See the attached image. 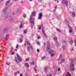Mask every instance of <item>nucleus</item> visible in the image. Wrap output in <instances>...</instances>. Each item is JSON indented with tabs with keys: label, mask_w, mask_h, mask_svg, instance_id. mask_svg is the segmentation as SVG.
<instances>
[{
	"label": "nucleus",
	"mask_w": 76,
	"mask_h": 76,
	"mask_svg": "<svg viewBox=\"0 0 76 76\" xmlns=\"http://www.w3.org/2000/svg\"><path fill=\"white\" fill-rule=\"evenodd\" d=\"M27 32V31L26 30H25L24 31V33H25Z\"/></svg>",
	"instance_id": "obj_39"
},
{
	"label": "nucleus",
	"mask_w": 76,
	"mask_h": 76,
	"mask_svg": "<svg viewBox=\"0 0 76 76\" xmlns=\"http://www.w3.org/2000/svg\"><path fill=\"white\" fill-rule=\"evenodd\" d=\"M6 65H7V66H9L10 64V62H9L7 61L6 62Z\"/></svg>",
	"instance_id": "obj_15"
},
{
	"label": "nucleus",
	"mask_w": 76,
	"mask_h": 76,
	"mask_svg": "<svg viewBox=\"0 0 76 76\" xmlns=\"http://www.w3.org/2000/svg\"><path fill=\"white\" fill-rule=\"evenodd\" d=\"M62 4H65L66 6H67L68 2L66 0H64L61 1Z\"/></svg>",
	"instance_id": "obj_6"
},
{
	"label": "nucleus",
	"mask_w": 76,
	"mask_h": 76,
	"mask_svg": "<svg viewBox=\"0 0 76 76\" xmlns=\"http://www.w3.org/2000/svg\"><path fill=\"white\" fill-rule=\"evenodd\" d=\"M62 48L63 50H65V48H66V46L65 45V46H63Z\"/></svg>",
	"instance_id": "obj_30"
},
{
	"label": "nucleus",
	"mask_w": 76,
	"mask_h": 76,
	"mask_svg": "<svg viewBox=\"0 0 76 76\" xmlns=\"http://www.w3.org/2000/svg\"><path fill=\"white\" fill-rule=\"evenodd\" d=\"M19 73H20V72H19V71H17V72H15V75H16L19 74Z\"/></svg>",
	"instance_id": "obj_18"
},
{
	"label": "nucleus",
	"mask_w": 76,
	"mask_h": 76,
	"mask_svg": "<svg viewBox=\"0 0 76 76\" xmlns=\"http://www.w3.org/2000/svg\"><path fill=\"white\" fill-rule=\"evenodd\" d=\"M27 44L28 45V51L29 52L30 51V48L31 49V50H32L33 49V47H32V45H31L30 44V43L29 42H27Z\"/></svg>",
	"instance_id": "obj_5"
},
{
	"label": "nucleus",
	"mask_w": 76,
	"mask_h": 76,
	"mask_svg": "<svg viewBox=\"0 0 76 76\" xmlns=\"http://www.w3.org/2000/svg\"><path fill=\"white\" fill-rule=\"evenodd\" d=\"M58 71H60V68H58Z\"/></svg>",
	"instance_id": "obj_42"
},
{
	"label": "nucleus",
	"mask_w": 76,
	"mask_h": 76,
	"mask_svg": "<svg viewBox=\"0 0 76 76\" xmlns=\"http://www.w3.org/2000/svg\"><path fill=\"white\" fill-rule=\"evenodd\" d=\"M28 58H27L26 59V61H28Z\"/></svg>",
	"instance_id": "obj_48"
},
{
	"label": "nucleus",
	"mask_w": 76,
	"mask_h": 76,
	"mask_svg": "<svg viewBox=\"0 0 76 76\" xmlns=\"http://www.w3.org/2000/svg\"><path fill=\"white\" fill-rule=\"evenodd\" d=\"M45 58V56L42 57V60H44Z\"/></svg>",
	"instance_id": "obj_26"
},
{
	"label": "nucleus",
	"mask_w": 76,
	"mask_h": 76,
	"mask_svg": "<svg viewBox=\"0 0 76 76\" xmlns=\"http://www.w3.org/2000/svg\"><path fill=\"white\" fill-rule=\"evenodd\" d=\"M36 13L34 11L33 12L30 17V22L31 23V25L32 27L34 26V20L35 19V17L36 16Z\"/></svg>",
	"instance_id": "obj_1"
},
{
	"label": "nucleus",
	"mask_w": 76,
	"mask_h": 76,
	"mask_svg": "<svg viewBox=\"0 0 76 76\" xmlns=\"http://www.w3.org/2000/svg\"><path fill=\"white\" fill-rule=\"evenodd\" d=\"M51 74H48L46 75V76H51Z\"/></svg>",
	"instance_id": "obj_35"
},
{
	"label": "nucleus",
	"mask_w": 76,
	"mask_h": 76,
	"mask_svg": "<svg viewBox=\"0 0 76 76\" xmlns=\"http://www.w3.org/2000/svg\"><path fill=\"white\" fill-rule=\"evenodd\" d=\"M75 29H76V26L75 27Z\"/></svg>",
	"instance_id": "obj_64"
},
{
	"label": "nucleus",
	"mask_w": 76,
	"mask_h": 76,
	"mask_svg": "<svg viewBox=\"0 0 76 76\" xmlns=\"http://www.w3.org/2000/svg\"><path fill=\"white\" fill-rule=\"evenodd\" d=\"M55 11H56V10H54V11L55 12Z\"/></svg>",
	"instance_id": "obj_63"
},
{
	"label": "nucleus",
	"mask_w": 76,
	"mask_h": 76,
	"mask_svg": "<svg viewBox=\"0 0 76 76\" xmlns=\"http://www.w3.org/2000/svg\"><path fill=\"white\" fill-rule=\"evenodd\" d=\"M62 57V56L61 55H60L59 56V58H61Z\"/></svg>",
	"instance_id": "obj_40"
},
{
	"label": "nucleus",
	"mask_w": 76,
	"mask_h": 76,
	"mask_svg": "<svg viewBox=\"0 0 76 76\" xmlns=\"http://www.w3.org/2000/svg\"><path fill=\"white\" fill-rule=\"evenodd\" d=\"M42 0H39V2H41V1H42Z\"/></svg>",
	"instance_id": "obj_45"
},
{
	"label": "nucleus",
	"mask_w": 76,
	"mask_h": 76,
	"mask_svg": "<svg viewBox=\"0 0 76 76\" xmlns=\"http://www.w3.org/2000/svg\"><path fill=\"white\" fill-rule=\"evenodd\" d=\"M37 52L39 53V49H37Z\"/></svg>",
	"instance_id": "obj_43"
},
{
	"label": "nucleus",
	"mask_w": 76,
	"mask_h": 76,
	"mask_svg": "<svg viewBox=\"0 0 76 76\" xmlns=\"http://www.w3.org/2000/svg\"><path fill=\"white\" fill-rule=\"evenodd\" d=\"M57 3H58V1H57Z\"/></svg>",
	"instance_id": "obj_58"
},
{
	"label": "nucleus",
	"mask_w": 76,
	"mask_h": 76,
	"mask_svg": "<svg viewBox=\"0 0 76 76\" xmlns=\"http://www.w3.org/2000/svg\"><path fill=\"white\" fill-rule=\"evenodd\" d=\"M25 66H26L27 67H29V64L27 63H25Z\"/></svg>",
	"instance_id": "obj_14"
},
{
	"label": "nucleus",
	"mask_w": 76,
	"mask_h": 76,
	"mask_svg": "<svg viewBox=\"0 0 76 76\" xmlns=\"http://www.w3.org/2000/svg\"><path fill=\"white\" fill-rule=\"evenodd\" d=\"M18 47H19V45H18V44H17L16 48H17V49H18Z\"/></svg>",
	"instance_id": "obj_31"
},
{
	"label": "nucleus",
	"mask_w": 76,
	"mask_h": 76,
	"mask_svg": "<svg viewBox=\"0 0 76 76\" xmlns=\"http://www.w3.org/2000/svg\"><path fill=\"white\" fill-rule=\"evenodd\" d=\"M37 38H38V39H40V37H37Z\"/></svg>",
	"instance_id": "obj_47"
},
{
	"label": "nucleus",
	"mask_w": 76,
	"mask_h": 76,
	"mask_svg": "<svg viewBox=\"0 0 76 76\" xmlns=\"http://www.w3.org/2000/svg\"><path fill=\"white\" fill-rule=\"evenodd\" d=\"M55 9H57V6H56L55 7Z\"/></svg>",
	"instance_id": "obj_53"
},
{
	"label": "nucleus",
	"mask_w": 76,
	"mask_h": 76,
	"mask_svg": "<svg viewBox=\"0 0 76 76\" xmlns=\"http://www.w3.org/2000/svg\"><path fill=\"white\" fill-rule=\"evenodd\" d=\"M65 61V59H62L61 60V63H64V61Z\"/></svg>",
	"instance_id": "obj_20"
},
{
	"label": "nucleus",
	"mask_w": 76,
	"mask_h": 76,
	"mask_svg": "<svg viewBox=\"0 0 76 76\" xmlns=\"http://www.w3.org/2000/svg\"><path fill=\"white\" fill-rule=\"evenodd\" d=\"M25 76H30V75H29V74L28 73H26L25 74Z\"/></svg>",
	"instance_id": "obj_21"
},
{
	"label": "nucleus",
	"mask_w": 76,
	"mask_h": 76,
	"mask_svg": "<svg viewBox=\"0 0 76 76\" xmlns=\"http://www.w3.org/2000/svg\"><path fill=\"white\" fill-rule=\"evenodd\" d=\"M73 40H71L70 42V44H71V45H72V44H73Z\"/></svg>",
	"instance_id": "obj_25"
},
{
	"label": "nucleus",
	"mask_w": 76,
	"mask_h": 76,
	"mask_svg": "<svg viewBox=\"0 0 76 76\" xmlns=\"http://www.w3.org/2000/svg\"><path fill=\"white\" fill-rule=\"evenodd\" d=\"M56 45L57 47H59V43H58V41L56 42Z\"/></svg>",
	"instance_id": "obj_13"
},
{
	"label": "nucleus",
	"mask_w": 76,
	"mask_h": 76,
	"mask_svg": "<svg viewBox=\"0 0 76 76\" xmlns=\"http://www.w3.org/2000/svg\"><path fill=\"white\" fill-rule=\"evenodd\" d=\"M11 49L12 50H13V47H11Z\"/></svg>",
	"instance_id": "obj_52"
},
{
	"label": "nucleus",
	"mask_w": 76,
	"mask_h": 76,
	"mask_svg": "<svg viewBox=\"0 0 76 76\" xmlns=\"http://www.w3.org/2000/svg\"><path fill=\"white\" fill-rule=\"evenodd\" d=\"M34 71H35L36 72H37V71L36 70V69H34Z\"/></svg>",
	"instance_id": "obj_55"
},
{
	"label": "nucleus",
	"mask_w": 76,
	"mask_h": 76,
	"mask_svg": "<svg viewBox=\"0 0 76 76\" xmlns=\"http://www.w3.org/2000/svg\"><path fill=\"white\" fill-rule=\"evenodd\" d=\"M57 39V37H54L53 38V40H54V41H56V40Z\"/></svg>",
	"instance_id": "obj_24"
},
{
	"label": "nucleus",
	"mask_w": 76,
	"mask_h": 76,
	"mask_svg": "<svg viewBox=\"0 0 76 76\" xmlns=\"http://www.w3.org/2000/svg\"><path fill=\"white\" fill-rule=\"evenodd\" d=\"M66 76H71V74L70 72H68L66 73Z\"/></svg>",
	"instance_id": "obj_12"
},
{
	"label": "nucleus",
	"mask_w": 76,
	"mask_h": 76,
	"mask_svg": "<svg viewBox=\"0 0 76 76\" xmlns=\"http://www.w3.org/2000/svg\"><path fill=\"white\" fill-rule=\"evenodd\" d=\"M45 43H44V46H45Z\"/></svg>",
	"instance_id": "obj_59"
},
{
	"label": "nucleus",
	"mask_w": 76,
	"mask_h": 76,
	"mask_svg": "<svg viewBox=\"0 0 76 76\" xmlns=\"http://www.w3.org/2000/svg\"><path fill=\"white\" fill-rule=\"evenodd\" d=\"M15 51H16V50H17V49H15Z\"/></svg>",
	"instance_id": "obj_60"
},
{
	"label": "nucleus",
	"mask_w": 76,
	"mask_h": 76,
	"mask_svg": "<svg viewBox=\"0 0 76 76\" xmlns=\"http://www.w3.org/2000/svg\"><path fill=\"white\" fill-rule=\"evenodd\" d=\"M31 65H35V62H32L31 63Z\"/></svg>",
	"instance_id": "obj_23"
},
{
	"label": "nucleus",
	"mask_w": 76,
	"mask_h": 76,
	"mask_svg": "<svg viewBox=\"0 0 76 76\" xmlns=\"http://www.w3.org/2000/svg\"><path fill=\"white\" fill-rule=\"evenodd\" d=\"M71 63L70 65V69L72 71L73 70H75V65H74V64L73 63V60H71Z\"/></svg>",
	"instance_id": "obj_3"
},
{
	"label": "nucleus",
	"mask_w": 76,
	"mask_h": 76,
	"mask_svg": "<svg viewBox=\"0 0 76 76\" xmlns=\"http://www.w3.org/2000/svg\"><path fill=\"white\" fill-rule=\"evenodd\" d=\"M12 51H13V49H11L10 50V52H12Z\"/></svg>",
	"instance_id": "obj_51"
},
{
	"label": "nucleus",
	"mask_w": 76,
	"mask_h": 76,
	"mask_svg": "<svg viewBox=\"0 0 76 76\" xmlns=\"http://www.w3.org/2000/svg\"><path fill=\"white\" fill-rule=\"evenodd\" d=\"M10 20L12 21V20H13V19L12 18H11L10 19Z\"/></svg>",
	"instance_id": "obj_36"
},
{
	"label": "nucleus",
	"mask_w": 76,
	"mask_h": 76,
	"mask_svg": "<svg viewBox=\"0 0 76 76\" xmlns=\"http://www.w3.org/2000/svg\"><path fill=\"white\" fill-rule=\"evenodd\" d=\"M42 33H43L44 36V37H47V35H46V34H45V33L44 31V28L42 27Z\"/></svg>",
	"instance_id": "obj_9"
},
{
	"label": "nucleus",
	"mask_w": 76,
	"mask_h": 76,
	"mask_svg": "<svg viewBox=\"0 0 76 76\" xmlns=\"http://www.w3.org/2000/svg\"><path fill=\"white\" fill-rule=\"evenodd\" d=\"M20 12V10H18L17 11V13H19Z\"/></svg>",
	"instance_id": "obj_44"
},
{
	"label": "nucleus",
	"mask_w": 76,
	"mask_h": 76,
	"mask_svg": "<svg viewBox=\"0 0 76 76\" xmlns=\"http://www.w3.org/2000/svg\"><path fill=\"white\" fill-rule=\"evenodd\" d=\"M29 1H32V0H29Z\"/></svg>",
	"instance_id": "obj_61"
},
{
	"label": "nucleus",
	"mask_w": 76,
	"mask_h": 76,
	"mask_svg": "<svg viewBox=\"0 0 76 76\" xmlns=\"http://www.w3.org/2000/svg\"><path fill=\"white\" fill-rule=\"evenodd\" d=\"M42 16V12L39 13V17L38 18V19H41Z\"/></svg>",
	"instance_id": "obj_11"
},
{
	"label": "nucleus",
	"mask_w": 76,
	"mask_h": 76,
	"mask_svg": "<svg viewBox=\"0 0 76 76\" xmlns=\"http://www.w3.org/2000/svg\"><path fill=\"white\" fill-rule=\"evenodd\" d=\"M65 23H66V25H67L68 23H69V22H68V21H67V20L65 21Z\"/></svg>",
	"instance_id": "obj_29"
},
{
	"label": "nucleus",
	"mask_w": 76,
	"mask_h": 76,
	"mask_svg": "<svg viewBox=\"0 0 76 76\" xmlns=\"http://www.w3.org/2000/svg\"><path fill=\"white\" fill-rule=\"evenodd\" d=\"M11 53V54L12 55H13V54H14V52H12Z\"/></svg>",
	"instance_id": "obj_41"
},
{
	"label": "nucleus",
	"mask_w": 76,
	"mask_h": 76,
	"mask_svg": "<svg viewBox=\"0 0 76 76\" xmlns=\"http://www.w3.org/2000/svg\"><path fill=\"white\" fill-rule=\"evenodd\" d=\"M20 42H22V39H20Z\"/></svg>",
	"instance_id": "obj_37"
},
{
	"label": "nucleus",
	"mask_w": 76,
	"mask_h": 76,
	"mask_svg": "<svg viewBox=\"0 0 76 76\" xmlns=\"http://www.w3.org/2000/svg\"><path fill=\"white\" fill-rule=\"evenodd\" d=\"M48 67H45V72H46L47 71V70H48Z\"/></svg>",
	"instance_id": "obj_17"
},
{
	"label": "nucleus",
	"mask_w": 76,
	"mask_h": 76,
	"mask_svg": "<svg viewBox=\"0 0 76 76\" xmlns=\"http://www.w3.org/2000/svg\"><path fill=\"white\" fill-rule=\"evenodd\" d=\"M23 18H25L26 17V15L25 14H23Z\"/></svg>",
	"instance_id": "obj_38"
},
{
	"label": "nucleus",
	"mask_w": 76,
	"mask_h": 76,
	"mask_svg": "<svg viewBox=\"0 0 76 76\" xmlns=\"http://www.w3.org/2000/svg\"><path fill=\"white\" fill-rule=\"evenodd\" d=\"M72 15L73 17H75L76 15H75V12H73L72 13Z\"/></svg>",
	"instance_id": "obj_19"
},
{
	"label": "nucleus",
	"mask_w": 76,
	"mask_h": 76,
	"mask_svg": "<svg viewBox=\"0 0 76 76\" xmlns=\"http://www.w3.org/2000/svg\"><path fill=\"white\" fill-rule=\"evenodd\" d=\"M21 38H23V36H21Z\"/></svg>",
	"instance_id": "obj_56"
},
{
	"label": "nucleus",
	"mask_w": 76,
	"mask_h": 76,
	"mask_svg": "<svg viewBox=\"0 0 76 76\" xmlns=\"http://www.w3.org/2000/svg\"><path fill=\"white\" fill-rule=\"evenodd\" d=\"M36 43L38 45H39V42L38 41H37V42H36Z\"/></svg>",
	"instance_id": "obj_34"
},
{
	"label": "nucleus",
	"mask_w": 76,
	"mask_h": 76,
	"mask_svg": "<svg viewBox=\"0 0 76 76\" xmlns=\"http://www.w3.org/2000/svg\"><path fill=\"white\" fill-rule=\"evenodd\" d=\"M7 31H8V29H7V28H4L3 33L5 34L7 33Z\"/></svg>",
	"instance_id": "obj_7"
},
{
	"label": "nucleus",
	"mask_w": 76,
	"mask_h": 76,
	"mask_svg": "<svg viewBox=\"0 0 76 76\" xmlns=\"http://www.w3.org/2000/svg\"><path fill=\"white\" fill-rule=\"evenodd\" d=\"M6 38H7V39L8 38H9V35H7L6 37Z\"/></svg>",
	"instance_id": "obj_33"
},
{
	"label": "nucleus",
	"mask_w": 76,
	"mask_h": 76,
	"mask_svg": "<svg viewBox=\"0 0 76 76\" xmlns=\"http://www.w3.org/2000/svg\"><path fill=\"white\" fill-rule=\"evenodd\" d=\"M18 0H14V1L15 2H16V1H17Z\"/></svg>",
	"instance_id": "obj_46"
},
{
	"label": "nucleus",
	"mask_w": 76,
	"mask_h": 76,
	"mask_svg": "<svg viewBox=\"0 0 76 76\" xmlns=\"http://www.w3.org/2000/svg\"><path fill=\"white\" fill-rule=\"evenodd\" d=\"M20 76H23V75H22V74H20Z\"/></svg>",
	"instance_id": "obj_50"
},
{
	"label": "nucleus",
	"mask_w": 76,
	"mask_h": 76,
	"mask_svg": "<svg viewBox=\"0 0 76 76\" xmlns=\"http://www.w3.org/2000/svg\"><path fill=\"white\" fill-rule=\"evenodd\" d=\"M17 58L18 59V60H19V61L21 62L22 60V58H20V57L19 56V55H18V54H17Z\"/></svg>",
	"instance_id": "obj_8"
},
{
	"label": "nucleus",
	"mask_w": 76,
	"mask_h": 76,
	"mask_svg": "<svg viewBox=\"0 0 76 76\" xmlns=\"http://www.w3.org/2000/svg\"><path fill=\"white\" fill-rule=\"evenodd\" d=\"M23 1H22L21 2V4H22V3H23Z\"/></svg>",
	"instance_id": "obj_54"
},
{
	"label": "nucleus",
	"mask_w": 76,
	"mask_h": 76,
	"mask_svg": "<svg viewBox=\"0 0 76 76\" xmlns=\"http://www.w3.org/2000/svg\"><path fill=\"white\" fill-rule=\"evenodd\" d=\"M4 0H0V2H2V1H3Z\"/></svg>",
	"instance_id": "obj_49"
},
{
	"label": "nucleus",
	"mask_w": 76,
	"mask_h": 76,
	"mask_svg": "<svg viewBox=\"0 0 76 76\" xmlns=\"http://www.w3.org/2000/svg\"><path fill=\"white\" fill-rule=\"evenodd\" d=\"M15 61L17 63H19V61H18V60L17 58L16 57L15 58Z\"/></svg>",
	"instance_id": "obj_16"
},
{
	"label": "nucleus",
	"mask_w": 76,
	"mask_h": 76,
	"mask_svg": "<svg viewBox=\"0 0 76 76\" xmlns=\"http://www.w3.org/2000/svg\"><path fill=\"white\" fill-rule=\"evenodd\" d=\"M72 51H73V49H72Z\"/></svg>",
	"instance_id": "obj_62"
},
{
	"label": "nucleus",
	"mask_w": 76,
	"mask_h": 76,
	"mask_svg": "<svg viewBox=\"0 0 76 76\" xmlns=\"http://www.w3.org/2000/svg\"><path fill=\"white\" fill-rule=\"evenodd\" d=\"M10 3V1H8L6 3V5L5 6L6 8L4 9L3 10V12L4 13H5V14H6V11H7V5H8V4H9V3Z\"/></svg>",
	"instance_id": "obj_4"
},
{
	"label": "nucleus",
	"mask_w": 76,
	"mask_h": 76,
	"mask_svg": "<svg viewBox=\"0 0 76 76\" xmlns=\"http://www.w3.org/2000/svg\"><path fill=\"white\" fill-rule=\"evenodd\" d=\"M20 28H23V26H22V24L21 23V25L19 26Z\"/></svg>",
	"instance_id": "obj_22"
},
{
	"label": "nucleus",
	"mask_w": 76,
	"mask_h": 76,
	"mask_svg": "<svg viewBox=\"0 0 76 76\" xmlns=\"http://www.w3.org/2000/svg\"><path fill=\"white\" fill-rule=\"evenodd\" d=\"M68 26L69 28V32L71 33V32H72V28L69 25H68Z\"/></svg>",
	"instance_id": "obj_10"
},
{
	"label": "nucleus",
	"mask_w": 76,
	"mask_h": 76,
	"mask_svg": "<svg viewBox=\"0 0 76 76\" xmlns=\"http://www.w3.org/2000/svg\"><path fill=\"white\" fill-rule=\"evenodd\" d=\"M56 31L58 32H61V31H60V30H59V29H58V28H56Z\"/></svg>",
	"instance_id": "obj_27"
},
{
	"label": "nucleus",
	"mask_w": 76,
	"mask_h": 76,
	"mask_svg": "<svg viewBox=\"0 0 76 76\" xmlns=\"http://www.w3.org/2000/svg\"><path fill=\"white\" fill-rule=\"evenodd\" d=\"M47 51H48V53H49V54H50L51 56V57H53L54 54V50H51V48H50L49 41L48 42V44L47 45Z\"/></svg>",
	"instance_id": "obj_2"
},
{
	"label": "nucleus",
	"mask_w": 76,
	"mask_h": 76,
	"mask_svg": "<svg viewBox=\"0 0 76 76\" xmlns=\"http://www.w3.org/2000/svg\"><path fill=\"white\" fill-rule=\"evenodd\" d=\"M63 43H64L65 44L66 43V40H63Z\"/></svg>",
	"instance_id": "obj_32"
},
{
	"label": "nucleus",
	"mask_w": 76,
	"mask_h": 76,
	"mask_svg": "<svg viewBox=\"0 0 76 76\" xmlns=\"http://www.w3.org/2000/svg\"><path fill=\"white\" fill-rule=\"evenodd\" d=\"M24 46H26V44H24Z\"/></svg>",
	"instance_id": "obj_57"
},
{
	"label": "nucleus",
	"mask_w": 76,
	"mask_h": 76,
	"mask_svg": "<svg viewBox=\"0 0 76 76\" xmlns=\"http://www.w3.org/2000/svg\"><path fill=\"white\" fill-rule=\"evenodd\" d=\"M42 25H41V26H39V29L40 30L41 29V28H42Z\"/></svg>",
	"instance_id": "obj_28"
}]
</instances>
